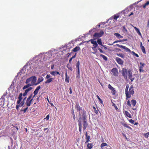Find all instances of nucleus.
I'll return each instance as SVG.
<instances>
[{
	"mask_svg": "<svg viewBox=\"0 0 149 149\" xmlns=\"http://www.w3.org/2000/svg\"><path fill=\"white\" fill-rule=\"evenodd\" d=\"M79 116L80 117L79 118V120H78V125L79 127V132H81L82 129V124L80 121L81 119V116L82 117V120L83 121V130H85L88 126V124L86 119L87 117L86 111L85 110L81 111V113H79Z\"/></svg>",
	"mask_w": 149,
	"mask_h": 149,
	"instance_id": "nucleus-1",
	"label": "nucleus"
},
{
	"mask_svg": "<svg viewBox=\"0 0 149 149\" xmlns=\"http://www.w3.org/2000/svg\"><path fill=\"white\" fill-rule=\"evenodd\" d=\"M129 86L128 84L127 85L125 90V94L127 98H130L131 97V95H133L134 93L132 85L130 87L128 91Z\"/></svg>",
	"mask_w": 149,
	"mask_h": 149,
	"instance_id": "nucleus-2",
	"label": "nucleus"
},
{
	"mask_svg": "<svg viewBox=\"0 0 149 149\" xmlns=\"http://www.w3.org/2000/svg\"><path fill=\"white\" fill-rule=\"evenodd\" d=\"M37 80L36 77L35 76H32L29 78L26 79L25 83L26 84H28L30 81H31L30 84L32 86L35 85L36 82Z\"/></svg>",
	"mask_w": 149,
	"mask_h": 149,
	"instance_id": "nucleus-3",
	"label": "nucleus"
},
{
	"mask_svg": "<svg viewBox=\"0 0 149 149\" xmlns=\"http://www.w3.org/2000/svg\"><path fill=\"white\" fill-rule=\"evenodd\" d=\"M32 94H31L27 98L25 104L27 107H29L30 106L32 101L33 99H31L32 97Z\"/></svg>",
	"mask_w": 149,
	"mask_h": 149,
	"instance_id": "nucleus-4",
	"label": "nucleus"
},
{
	"mask_svg": "<svg viewBox=\"0 0 149 149\" xmlns=\"http://www.w3.org/2000/svg\"><path fill=\"white\" fill-rule=\"evenodd\" d=\"M51 76L50 74H47L45 78V79H47L45 82V84H48L51 82L53 81V78H50Z\"/></svg>",
	"mask_w": 149,
	"mask_h": 149,
	"instance_id": "nucleus-5",
	"label": "nucleus"
},
{
	"mask_svg": "<svg viewBox=\"0 0 149 149\" xmlns=\"http://www.w3.org/2000/svg\"><path fill=\"white\" fill-rule=\"evenodd\" d=\"M104 34V32L101 31L99 33H95L93 35V37L96 38H99L102 37Z\"/></svg>",
	"mask_w": 149,
	"mask_h": 149,
	"instance_id": "nucleus-6",
	"label": "nucleus"
},
{
	"mask_svg": "<svg viewBox=\"0 0 149 149\" xmlns=\"http://www.w3.org/2000/svg\"><path fill=\"white\" fill-rule=\"evenodd\" d=\"M122 74L123 76L124 77L125 79H127V71L126 69L123 68L122 69Z\"/></svg>",
	"mask_w": 149,
	"mask_h": 149,
	"instance_id": "nucleus-7",
	"label": "nucleus"
},
{
	"mask_svg": "<svg viewBox=\"0 0 149 149\" xmlns=\"http://www.w3.org/2000/svg\"><path fill=\"white\" fill-rule=\"evenodd\" d=\"M113 75L115 76H118V72L117 69L116 68H113L111 70Z\"/></svg>",
	"mask_w": 149,
	"mask_h": 149,
	"instance_id": "nucleus-8",
	"label": "nucleus"
},
{
	"mask_svg": "<svg viewBox=\"0 0 149 149\" xmlns=\"http://www.w3.org/2000/svg\"><path fill=\"white\" fill-rule=\"evenodd\" d=\"M115 60L120 65H122L124 63V61L119 57H116L115 58Z\"/></svg>",
	"mask_w": 149,
	"mask_h": 149,
	"instance_id": "nucleus-9",
	"label": "nucleus"
},
{
	"mask_svg": "<svg viewBox=\"0 0 149 149\" xmlns=\"http://www.w3.org/2000/svg\"><path fill=\"white\" fill-rule=\"evenodd\" d=\"M108 88L111 91V93L113 95L115 94L116 92L115 89L110 84L108 85Z\"/></svg>",
	"mask_w": 149,
	"mask_h": 149,
	"instance_id": "nucleus-10",
	"label": "nucleus"
},
{
	"mask_svg": "<svg viewBox=\"0 0 149 149\" xmlns=\"http://www.w3.org/2000/svg\"><path fill=\"white\" fill-rule=\"evenodd\" d=\"M116 45L119 47L121 48L125 49L127 52H131L129 48L126 47L125 46L120 45L118 44H117Z\"/></svg>",
	"mask_w": 149,
	"mask_h": 149,
	"instance_id": "nucleus-11",
	"label": "nucleus"
},
{
	"mask_svg": "<svg viewBox=\"0 0 149 149\" xmlns=\"http://www.w3.org/2000/svg\"><path fill=\"white\" fill-rule=\"evenodd\" d=\"M140 64L141 65V66L139 67V72H143L144 70H143V68L144 66L145 65V64L144 63H142L140 62Z\"/></svg>",
	"mask_w": 149,
	"mask_h": 149,
	"instance_id": "nucleus-12",
	"label": "nucleus"
},
{
	"mask_svg": "<svg viewBox=\"0 0 149 149\" xmlns=\"http://www.w3.org/2000/svg\"><path fill=\"white\" fill-rule=\"evenodd\" d=\"M23 94L22 93H21L19 94L18 97V100L17 101V104H19L21 102L22 99V96Z\"/></svg>",
	"mask_w": 149,
	"mask_h": 149,
	"instance_id": "nucleus-13",
	"label": "nucleus"
},
{
	"mask_svg": "<svg viewBox=\"0 0 149 149\" xmlns=\"http://www.w3.org/2000/svg\"><path fill=\"white\" fill-rule=\"evenodd\" d=\"M95 39H91L89 40L88 41H91V43L94 45V46H97V44Z\"/></svg>",
	"mask_w": 149,
	"mask_h": 149,
	"instance_id": "nucleus-14",
	"label": "nucleus"
},
{
	"mask_svg": "<svg viewBox=\"0 0 149 149\" xmlns=\"http://www.w3.org/2000/svg\"><path fill=\"white\" fill-rule=\"evenodd\" d=\"M127 75L128 77L129 78H131L132 77V73L131 70H128L127 74Z\"/></svg>",
	"mask_w": 149,
	"mask_h": 149,
	"instance_id": "nucleus-15",
	"label": "nucleus"
},
{
	"mask_svg": "<svg viewBox=\"0 0 149 149\" xmlns=\"http://www.w3.org/2000/svg\"><path fill=\"white\" fill-rule=\"evenodd\" d=\"M75 108L77 111H79V113H81V111L84 110V109L82 110L81 108L80 107L79 105H76L75 106Z\"/></svg>",
	"mask_w": 149,
	"mask_h": 149,
	"instance_id": "nucleus-16",
	"label": "nucleus"
},
{
	"mask_svg": "<svg viewBox=\"0 0 149 149\" xmlns=\"http://www.w3.org/2000/svg\"><path fill=\"white\" fill-rule=\"evenodd\" d=\"M124 113L125 114V115L128 117L130 118H132L131 115L130 113L127 111H123Z\"/></svg>",
	"mask_w": 149,
	"mask_h": 149,
	"instance_id": "nucleus-17",
	"label": "nucleus"
},
{
	"mask_svg": "<svg viewBox=\"0 0 149 149\" xmlns=\"http://www.w3.org/2000/svg\"><path fill=\"white\" fill-rule=\"evenodd\" d=\"M40 88L41 87L40 86H38L34 91L33 94L37 95L38 93L39 90Z\"/></svg>",
	"mask_w": 149,
	"mask_h": 149,
	"instance_id": "nucleus-18",
	"label": "nucleus"
},
{
	"mask_svg": "<svg viewBox=\"0 0 149 149\" xmlns=\"http://www.w3.org/2000/svg\"><path fill=\"white\" fill-rule=\"evenodd\" d=\"M121 123L122 125H123V126H124V127H126L127 128L130 129V130H132V128L129 126L126 123H124L123 122H121Z\"/></svg>",
	"mask_w": 149,
	"mask_h": 149,
	"instance_id": "nucleus-19",
	"label": "nucleus"
},
{
	"mask_svg": "<svg viewBox=\"0 0 149 149\" xmlns=\"http://www.w3.org/2000/svg\"><path fill=\"white\" fill-rule=\"evenodd\" d=\"M43 78L41 77H40L38 79V82H37V83L35 84V85H36L38 84H39L43 80Z\"/></svg>",
	"mask_w": 149,
	"mask_h": 149,
	"instance_id": "nucleus-20",
	"label": "nucleus"
},
{
	"mask_svg": "<svg viewBox=\"0 0 149 149\" xmlns=\"http://www.w3.org/2000/svg\"><path fill=\"white\" fill-rule=\"evenodd\" d=\"M134 28L136 32L140 36H141V34L140 32L139 29L137 28L135 26H134Z\"/></svg>",
	"mask_w": 149,
	"mask_h": 149,
	"instance_id": "nucleus-21",
	"label": "nucleus"
},
{
	"mask_svg": "<svg viewBox=\"0 0 149 149\" xmlns=\"http://www.w3.org/2000/svg\"><path fill=\"white\" fill-rule=\"evenodd\" d=\"M80 47H79L76 46L72 50V51L75 52L80 50Z\"/></svg>",
	"mask_w": 149,
	"mask_h": 149,
	"instance_id": "nucleus-22",
	"label": "nucleus"
},
{
	"mask_svg": "<svg viewBox=\"0 0 149 149\" xmlns=\"http://www.w3.org/2000/svg\"><path fill=\"white\" fill-rule=\"evenodd\" d=\"M93 143H88L87 145V149H91L93 147Z\"/></svg>",
	"mask_w": 149,
	"mask_h": 149,
	"instance_id": "nucleus-23",
	"label": "nucleus"
},
{
	"mask_svg": "<svg viewBox=\"0 0 149 149\" xmlns=\"http://www.w3.org/2000/svg\"><path fill=\"white\" fill-rule=\"evenodd\" d=\"M114 35L118 38H123V36L120 35L118 33H115Z\"/></svg>",
	"mask_w": 149,
	"mask_h": 149,
	"instance_id": "nucleus-24",
	"label": "nucleus"
},
{
	"mask_svg": "<svg viewBox=\"0 0 149 149\" xmlns=\"http://www.w3.org/2000/svg\"><path fill=\"white\" fill-rule=\"evenodd\" d=\"M132 104L133 107L135 106L136 103V102L135 100H131Z\"/></svg>",
	"mask_w": 149,
	"mask_h": 149,
	"instance_id": "nucleus-25",
	"label": "nucleus"
},
{
	"mask_svg": "<svg viewBox=\"0 0 149 149\" xmlns=\"http://www.w3.org/2000/svg\"><path fill=\"white\" fill-rule=\"evenodd\" d=\"M97 42L99 45L102 46H103V45H102V40H101V39H100V38L98 39L97 40Z\"/></svg>",
	"mask_w": 149,
	"mask_h": 149,
	"instance_id": "nucleus-26",
	"label": "nucleus"
},
{
	"mask_svg": "<svg viewBox=\"0 0 149 149\" xmlns=\"http://www.w3.org/2000/svg\"><path fill=\"white\" fill-rule=\"evenodd\" d=\"M32 86L30 84H28L27 85L24 86L23 88V90H24V89H26V88H28L30 86Z\"/></svg>",
	"mask_w": 149,
	"mask_h": 149,
	"instance_id": "nucleus-27",
	"label": "nucleus"
},
{
	"mask_svg": "<svg viewBox=\"0 0 149 149\" xmlns=\"http://www.w3.org/2000/svg\"><path fill=\"white\" fill-rule=\"evenodd\" d=\"M69 77L67 76V72H66L65 73V81L67 83H69Z\"/></svg>",
	"mask_w": 149,
	"mask_h": 149,
	"instance_id": "nucleus-28",
	"label": "nucleus"
},
{
	"mask_svg": "<svg viewBox=\"0 0 149 149\" xmlns=\"http://www.w3.org/2000/svg\"><path fill=\"white\" fill-rule=\"evenodd\" d=\"M85 136L86 137V140L90 141V136L88 135L87 132H86L85 133Z\"/></svg>",
	"mask_w": 149,
	"mask_h": 149,
	"instance_id": "nucleus-29",
	"label": "nucleus"
},
{
	"mask_svg": "<svg viewBox=\"0 0 149 149\" xmlns=\"http://www.w3.org/2000/svg\"><path fill=\"white\" fill-rule=\"evenodd\" d=\"M141 48V50L142 52L145 54L146 53V52L145 49V48L143 46H141V47H140Z\"/></svg>",
	"mask_w": 149,
	"mask_h": 149,
	"instance_id": "nucleus-30",
	"label": "nucleus"
},
{
	"mask_svg": "<svg viewBox=\"0 0 149 149\" xmlns=\"http://www.w3.org/2000/svg\"><path fill=\"white\" fill-rule=\"evenodd\" d=\"M116 55L122 58H124V55L122 53H117Z\"/></svg>",
	"mask_w": 149,
	"mask_h": 149,
	"instance_id": "nucleus-31",
	"label": "nucleus"
},
{
	"mask_svg": "<svg viewBox=\"0 0 149 149\" xmlns=\"http://www.w3.org/2000/svg\"><path fill=\"white\" fill-rule=\"evenodd\" d=\"M32 88L31 87H29L25 90V92L27 94L29 91L31 90Z\"/></svg>",
	"mask_w": 149,
	"mask_h": 149,
	"instance_id": "nucleus-32",
	"label": "nucleus"
},
{
	"mask_svg": "<svg viewBox=\"0 0 149 149\" xmlns=\"http://www.w3.org/2000/svg\"><path fill=\"white\" fill-rule=\"evenodd\" d=\"M100 56L102 57L103 58L105 61L107 60V57L103 55V54H100Z\"/></svg>",
	"mask_w": 149,
	"mask_h": 149,
	"instance_id": "nucleus-33",
	"label": "nucleus"
},
{
	"mask_svg": "<svg viewBox=\"0 0 149 149\" xmlns=\"http://www.w3.org/2000/svg\"><path fill=\"white\" fill-rule=\"evenodd\" d=\"M80 65V62L79 61H78L77 62V63L76 64V66L77 68V69H79V66Z\"/></svg>",
	"mask_w": 149,
	"mask_h": 149,
	"instance_id": "nucleus-34",
	"label": "nucleus"
},
{
	"mask_svg": "<svg viewBox=\"0 0 149 149\" xmlns=\"http://www.w3.org/2000/svg\"><path fill=\"white\" fill-rule=\"evenodd\" d=\"M67 68H68V69L71 70V71H72V68L71 67L70 65L69 64H67Z\"/></svg>",
	"mask_w": 149,
	"mask_h": 149,
	"instance_id": "nucleus-35",
	"label": "nucleus"
},
{
	"mask_svg": "<svg viewBox=\"0 0 149 149\" xmlns=\"http://www.w3.org/2000/svg\"><path fill=\"white\" fill-rule=\"evenodd\" d=\"M148 5H149V1H147L144 5H143V8H145L146 6Z\"/></svg>",
	"mask_w": 149,
	"mask_h": 149,
	"instance_id": "nucleus-36",
	"label": "nucleus"
},
{
	"mask_svg": "<svg viewBox=\"0 0 149 149\" xmlns=\"http://www.w3.org/2000/svg\"><path fill=\"white\" fill-rule=\"evenodd\" d=\"M112 105L115 108V109L116 110H117L118 109V108L117 107L116 105L113 102H112Z\"/></svg>",
	"mask_w": 149,
	"mask_h": 149,
	"instance_id": "nucleus-37",
	"label": "nucleus"
},
{
	"mask_svg": "<svg viewBox=\"0 0 149 149\" xmlns=\"http://www.w3.org/2000/svg\"><path fill=\"white\" fill-rule=\"evenodd\" d=\"M107 145V143H103L101 144V148H102L103 147L106 146Z\"/></svg>",
	"mask_w": 149,
	"mask_h": 149,
	"instance_id": "nucleus-38",
	"label": "nucleus"
},
{
	"mask_svg": "<svg viewBox=\"0 0 149 149\" xmlns=\"http://www.w3.org/2000/svg\"><path fill=\"white\" fill-rule=\"evenodd\" d=\"M50 73L51 74H52L53 76L56 75V71L51 72H50Z\"/></svg>",
	"mask_w": 149,
	"mask_h": 149,
	"instance_id": "nucleus-39",
	"label": "nucleus"
},
{
	"mask_svg": "<svg viewBox=\"0 0 149 149\" xmlns=\"http://www.w3.org/2000/svg\"><path fill=\"white\" fill-rule=\"evenodd\" d=\"M97 98L98 99L99 102H100V103H102L103 101L99 97L98 95H97Z\"/></svg>",
	"mask_w": 149,
	"mask_h": 149,
	"instance_id": "nucleus-40",
	"label": "nucleus"
},
{
	"mask_svg": "<svg viewBox=\"0 0 149 149\" xmlns=\"http://www.w3.org/2000/svg\"><path fill=\"white\" fill-rule=\"evenodd\" d=\"M149 135V132L147 133H145L144 134V136L146 138H148V136Z\"/></svg>",
	"mask_w": 149,
	"mask_h": 149,
	"instance_id": "nucleus-41",
	"label": "nucleus"
},
{
	"mask_svg": "<svg viewBox=\"0 0 149 149\" xmlns=\"http://www.w3.org/2000/svg\"><path fill=\"white\" fill-rule=\"evenodd\" d=\"M28 109V107H27L25 108V109H24L21 110V111H23L24 113H25L26 112V110H27Z\"/></svg>",
	"mask_w": 149,
	"mask_h": 149,
	"instance_id": "nucleus-42",
	"label": "nucleus"
},
{
	"mask_svg": "<svg viewBox=\"0 0 149 149\" xmlns=\"http://www.w3.org/2000/svg\"><path fill=\"white\" fill-rule=\"evenodd\" d=\"M24 104V101H23L21 102H20V104H19L20 105V107L22 106Z\"/></svg>",
	"mask_w": 149,
	"mask_h": 149,
	"instance_id": "nucleus-43",
	"label": "nucleus"
},
{
	"mask_svg": "<svg viewBox=\"0 0 149 149\" xmlns=\"http://www.w3.org/2000/svg\"><path fill=\"white\" fill-rule=\"evenodd\" d=\"M119 17V15H115L113 16V19L115 20H116Z\"/></svg>",
	"mask_w": 149,
	"mask_h": 149,
	"instance_id": "nucleus-44",
	"label": "nucleus"
},
{
	"mask_svg": "<svg viewBox=\"0 0 149 149\" xmlns=\"http://www.w3.org/2000/svg\"><path fill=\"white\" fill-rule=\"evenodd\" d=\"M132 53H133V55L134 56H136L137 57H139V56L137 54L135 53L134 52H132Z\"/></svg>",
	"mask_w": 149,
	"mask_h": 149,
	"instance_id": "nucleus-45",
	"label": "nucleus"
},
{
	"mask_svg": "<svg viewBox=\"0 0 149 149\" xmlns=\"http://www.w3.org/2000/svg\"><path fill=\"white\" fill-rule=\"evenodd\" d=\"M127 105L129 106L130 107H131V104H130V100H128L127 102Z\"/></svg>",
	"mask_w": 149,
	"mask_h": 149,
	"instance_id": "nucleus-46",
	"label": "nucleus"
},
{
	"mask_svg": "<svg viewBox=\"0 0 149 149\" xmlns=\"http://www.w3.org/2000/svg\"><path fill=\"white\" fill-rule=\"evenodd\" d=\"M49 114L45 118H44V119H46V120H47L49 119Z\"/></svg>",
	"mask_w": 149,
	"mask_h": 149,
	"instance_id": "nucleus-47",
	"label": "nucleus"
},
{
	"mask_svg": "<svg viewBox=\"0 0 149 149\" xmlns=\"http://www.w3.org/2000/svg\"><path fill=\"white\" fill-rule=\"evenodd\" d=\"M129 121L130 123L133 124L134 121L132 119H130L129 120Z\"/></svg>",
	"mask_w": 149,
	"mask_h": 149,
	"instance_id": "nucleus-48",
	"label": "nucleus"
},
{
	"mask_svg": "<svg viewBox=\"0 0 149 149\" xmlns=\"http://www.w3.org/2000/svg\"><path fill=\"white\" fill-rule=\"evenodd\" d=\"M95 113L96 114H97L98 113L99 110H96V109L94 110Z\"/></svg>",
	"mask_w": 149,
	"mask_h": 149,
	"instance_id": "nucleus-49",
	"label": "nucleus"
},
{
	"mask_svg": "<svg viewBox=\"0 0 149 149\" xmlns=\"http://www.w3.org/2000/svg\"><path fill=\"white\" fill-rule=\"evenodd\" d=\"M121 42V40H116V41H114V42H113V44H114L115 43H117V42Z\"/></svg>",
	"mask_w": 149,
	"mask_h": 149,
	"instance_id": "nucleus-50",
	"label": "nucleus"
},
{
	"mask_svg": "<svg viewBox=\"0 0 149 149\" xmlns=\"http://www.w3.org/2000/svg\"><path fill=\"white\" fill-rule=\"evenodd\" d=\"M19 107H20V105L19 104H17L16 106V109L17 110H18Z\"/></svg>",
	"mask_w": 149,
	"mask_h": 149,
	"instance_id": "nucleus-51",
	"label": "nucleus"
},
{
	"mask_svg": "<svg viewBox=\"0 0 149 149\" xmlns=\"http://www.w3.org/2000/svg\"><path fill=\"white\" fill-rule=\"evenodd\" d=\"M10 146H6L5 147V149H10Z\"/></svg>",
	"mask_w": 149,
	"mask_h": 149,
	"instance_id": "nucleus-52",
	"label": "nucleus"
},
{
	"mask_svg": "<svg viewBox=\"0 0 149 149\" xmlns=\"http://www.w3.org/2000/svg\"><path fill=\"white\" fill-rule=\"evenodd\" d=\"M69 90H70V94H71L72 93V88L71 87H70L69 88Z\"/></svg>",
	"mask_w": 149,
	"mask_h": 149,
	"instance_id": "nucleus-53",
	"label": "nucleus"
},
{
	"mask_svg": "<svg viewBox=\"0 0 149 149\" xmlns=\"http://www.w3.org/2000/svg\"><path fill=\"white\" fill-rule=\"evenodd\" d=\"M98 50H99L100 51V52H101V53H104L103 51L101 49H100V48H98Z\"/></svg>",
	"mask_w": 149,
	"mask_h": 149,
	"instance_id": "nucleus-54",
	"label": "nucleus"
},
{
	"mask_svg": "<svg viewBox=\"0 0 149 149\" xmlns=\"http://www.w3.org/2000/svg\"><path fill=\"white\" fill-rule=\"evenodd\" d=\"M123 30H124V31H125L126 32L127 31V30L125 28V26H123Z\"/></svg>",
	"mask_w": 149,
	"mask_h": 149,
	"instance_id": "nucleus-55",
	"label": "nucleus"
},
{
	"mask_svg": "<svg viewBox=\"0 0 149 149\" xmlns=\"http://www.w3.org/2000/svg\"><path fill=\"white\" fill-rule=\"evenodd\" d=\"M77 78H80V74L77 73Z\"/></svg>",
	"mask_w": 149,
	"mask_h": 149,
	"instance_id": "nucleus-56",
	"label": "nucleus"
},
{
	"mask_svg": "<svg viewBox=\"0 0 149 149\" xmlns=\"http://www.w3.org/2000/svg\"><path fill=\"white\" fill-rule=\"evenodd\" d=\"M97 46H95L92 47V49L93 50H94L96 48Z\"/></svg>",
	"mask_w": 149,
	"mask_h": 149,
	"instance_id": "nucleus-57",
	"label": "nucleus"
},
{
	"mask_svg": "<svg viewBox=\"0 0 149 149\" xmlns=\"http://www.w3.org/2000/svg\"><path fill=\"white\" fill-rule=\"evenodd\" d=\"M77 73L80 74L79 69H77Z\"/></svg>",
	"mask_w": 149,
	"mask_h": 149,
	"instance_id": "nucleus-58",
	"label": "nucleus"
},
{
	"mask_svg": "<svg viewBox=\"0 0 149 149\" xmlns=\"http://www.w3.org/2000/svg\"><path fill=\"white\" fill-rule=\"evenodd\" d=\"M127 39H123V40H121V42H122L127 41Z\"/></svg>",
	"mask_w": 149,
	"mask_h": 149,
	"instance_id": "nucleus-59",
	"label": "nucleus"
},
{
	"mask_svg": "<svg viewBox=\"0 0 149 149\" xmlns=\"http://www.w3.org/2000/svg\"><path fill=\"white\" fill-rule=\"evenodd\" d=\"M72 59L71 58L70 59V60H69V63H71V61H72Z\"/></svg>",
	"mask_w": 149,
	"mask_h": 149,
	"instance_id": "nucleus-60",
	"label": "nucleus"
},
{
	"mask_svg": "<svg viewBox=\"0 0 149 149\" xmlns=\"http://www.w3.org/2000/svg\"><path fill=\"white\" fill-rule=\"evenodd\" d=\"M147 26L149 27V19L148 20L147 24Z\"/></svg>",
	"mask_w": 149,
	"mask_h": 149,
	"instance_id": "nucleus-61",
	"label": "nucleus"
},
{
	"mask_svg": "<svg viewBox=\"0 0 149 149\" xmlns=\"http://www.w3.org/2000/svg\"><path fill=\"white\" fill-rule=\"evenodd\" d=\"M27 94L26 92H24L23 94V96H25L27 95Z\"/></svg>",
	"mask_w": 149,
	"mask_h": 149,
	"instance_id": "nucleus-62",
	"label": "nucleus"
},
{
	"mask_svg": "<svg viewBox=\"0 0 149 149\" xmlns=\"http://www.w3.org/2000/svg\"><path fill=\"white\" fill-rule=\"evenodd\" d=\"M129 79H130L131 82H132V81L134 79V78H132V77H131V78H129Z\"/></svg>",
	"mask_w": 149,
	"mask_h": 149,
	"instance_id": "nucleus-63",
	"label": "nucleus"
},
{
	"mask_svg": "<svg viewBox=\"0 0 149 149\" xmlns=\"http://www.w3.org/2000/svg\"><path fill=\"white\" fill-rule=\"evenodd\" d=\"M76 54H75V55H74V56H73L71 58H72V59H73V58H75V56H76Z\"/></svg>",
	"mask_w": 149,
	"mask_h": 149,
	"instance_id": "nucleus-64",
	"label": "nucleus"
}]
</instances>
